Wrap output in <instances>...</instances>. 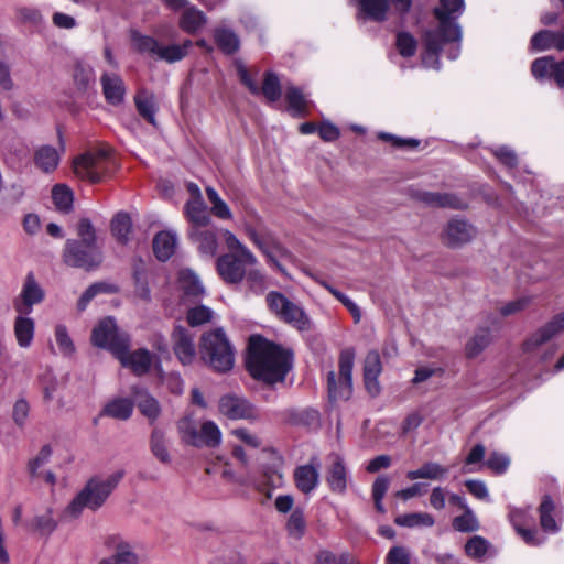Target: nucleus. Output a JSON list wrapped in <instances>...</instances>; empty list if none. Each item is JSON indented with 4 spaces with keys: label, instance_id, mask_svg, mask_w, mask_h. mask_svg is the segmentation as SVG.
<instances>
[{
    "label": "nucleus",
    "instance_id": "obj_1",
    "mask_svg": "<svg viewBox=\"0 0 564 564\" xmlns=\"http://www.w3.org/2000/svg\"><path fill=\"white\" fill-rule=\"evenodd\" d=\"M247 368L250 375L268 383L283 381L292 367V354L262 336L249 339Z\"/></svg>",
    "mask_w": 564,
    "mask_h": 564
},
{
    "label": "nucleus",
    "instance_id": "obj_2",
    "mask_svg": "<svg viewBox=\"0 0 564 564\" xmlns=\"http://www.w3.org/2000/svg\"><path fill=\"white\" fill-rule=\"evenodd\" d=\"M465 9L464 0H440V7L434 10L440 26L425 33V53L422 62L426 67L438 68V53L447 42L460 40L458 25L451 20L458 18Z\"/></svg>",
    "mask_w": 564,
    "mask_h": 564
},
{
    "label": "nucleus",
    "instance_id": "obj_3",
    "mask_svg": "<svg viewBox=\"0 0 564 564\" xmlns=\"http://www.w3.org/2000/svg\"><path fill=\"white\" fill-rule=\"evenodd\" d=\"M123 476V470H117L106 477L90 478L64 508L59 516V521H74L83 514L85 509L94 512L100 509Z\"/></svg>",
    "mask_w": 564,
    "mask_h": 564
},
{
    "label": "nucleus",
    "instance_id": "obj_4",
    "mask_svg": "<svg viewBox=\"0 0 564 564\" xmlns=\"http://www.w3.org/2000/svg\"><path fill=\"white\" fill-rule=\"evenodd\" d=\"M221 237L230 252L217 259V272L226 283H240L245 279L246 269L257 265L258 260L231 231L223 230Z\"/></svg>",
    "mask_w": 564,
    "mask_h": 564
},
{
    "label": "nucleus",
    "instance_id": "obj_5",
    "mask_svg": "<svg viewBox=\"0 0 564 564\" xmlns=\"http://www.w3.org/2000/svg\"><path fill=\"white\" fill-rule=\"evenodd\" d=\"M200 356L217 372H227L235 364L234 348L221 328L203 334Z\"/></svg>",
    "mask_w": 564,
    "mask_h": 564
},
{
    "label": "nucleus",
    "instance_id": "obj_6",
    "mask_svg": "<svg viewBox=\"0 0 564 564\" xmlns=\"http://www.w3.org/2000/svg\"><path fill=\"white\" fill-rule=\"evenodd\" d=\"M245 231L249 239L265 256L268 263L286 275L282 261L293 263L295 261L293 253L267 231H258L250 225L245 226Z\"/></svg>",
    "mask_w": 564,
    "mask_h": 564
},
{
    "label": "nucleus",
    "instance_id": "obj_7",
    "mask_svg": "<svg viewBox=\"0 0 564 564\" xmlns=\"http://www.w3.org/2000/svg\"><path fill=\"white\" fill-rule=\"evenodd\" d=\"M355 352L352 349H345L339 355V371L334 370L327 373L328 395L332 401L348 400L352 392V367Z\"/></svg>",
    "mask_w": 564,
    "mask_h": 564
},
{
    "label": "nucleus",
    "instance_id": "obj_8",
    "mask_svg": "<svg viewBox=\"0 0 564 564\" xmlns=\"http://www.w3.org/2000/svg\"><path fill=\"white\" fill-rule=\"evenodd\" d=\"M270 311L281 321L303 332L312 326L310 317L296 303L290 301L280 292L271 291L265 296Z\"/></svg>",
    "mask_w": 564,
    "mask_h": 564
},
{
    "label": "nucleus",
    "instance_id": "obj_9",
    "mask_svg": "<svg viewBox=\"0 0 564 564\" xmlns=\"http://www.w3.org/2000/svg\"><path fill=\"white\" fill-rule=\"evenodd\" d=\"M102 259V252L97 246L80 243L75 239H68L63 250V261L65 264L86 271L98 268Z\"/></svg>",
    "mask_w": 564,
    "mask_h": 564
},
{
    "label": "nucleus",
    "instance_id": "obj_10",
    "mask_svg": "<svg viewBox=\"0 0 564 564\" xmlns=\"http://www.w3.org/2000/svg\"><path fill=\"white\" fill-rule=\"evenodd\" d=\"M91 341L95 346L109 350L115 357L122 356V350L130 346L129 336L119 333L112 318L101 319L93 329Z\"/></svg>",
    "mask_w": 564,
    "mask_h": 564
},
{
    "label": "nucleus",
    "instance_id": "obj_11",
    "mask_svg": "<svg viewBox=\"0 0 564 564\" xmlns=\"http://www.w3.org/2000/svg\"><path fill=\"white\" fill-rule=\"evenodd\" d=\"M110 162L106 151L87 152L74 160V173L80 180L99 183L109 172Z\"/></svg>",
    "mask_w": 564,
    "mask_h": 564
},
{
    "label": "nucleus",
    "instance_id": "obj_12",
    "mask_svg": "<svg viewBox=\"0 0 564 564\" xmlns=\"http://www.w3.org/2000/svg\"><path fill=\"white\" fill-rule=\"evenodd\" d=\"M218 411L221 415L232 421H256L259 419V412L256 406L246 398L235 393L225 394L219 399Z\"/></svg>",
    "mask_w": 564,
    "mask_h": 564
},
{
    "label": "nucleus",
    "instance_id": "obj_13",
    "mask_svg": "<svg viewBox=\"0 0 564 564\" xmlns=\"http://www.w3.org/2000/svg\"><path fill=\"white\" fill-rule=\"evenodd\" d=\"M45 292L36 281L34 274L29 272L22 283L19 295L13 300V308L17 313H29L33 306L43 302Z\"/></svg>",
    "mask_w": 564,
    "mask_h": 564
},
{
    "label": "nucleus",
    "instance_id": "obj_14",
    "mask_svg": "<svg viewBox=\"0 0 564 564\" xmlns=\"http://www.w3.org/2000/svg\"><path fill=\"white\" fill-rule=\"evenodd\" d=\"M224 229H217L210 225L189 227L187 235L189 240L196 246L200 256L212 259L218 250V235Z\"/></svg>",
    "mask_w": 564,
    "mask_h": 564
},
{
    "label": "nucleus",
    "instance_id": "obj_15",
    "mask_svg": "<svg viewBox=\"0 0 564 564\" xmlns=\"http://www.w3.org/2000/svg\"><path fill=\"white\" fill-rule=\"evenodd\" d=\"M174 355L183 366L197 359L194 335L183 326H176L171 336Z\"/></svg>",
    "mask_w": 564,
    "mask_h": 564
},
{
    "label": "nucleus",
    "instance_id": "obj_16",
    "mask_svg": "<svg viewBox=\"0 0 564 564\" xmlns=\"http://www.w3.org/2000/svg\"><path fill=\"white\" fill-rule=\"evenodd\" d=\"M106 545L112 554L102 558L98 564H139V556L133 545L121 536H109Z\"/></svg>",
    "mask_w": 564,
    "mask_h": 564
},
{
    "label": "nucleus",
    "instance_id": "obj_17",
    "mask_svg": "<svg viewBox=\"0 0 564 564\" xmlns=\"http://www.w3.org/2000/svg\"><path fill=\"white\" fill-rule=\"evenodd\" d=\"M476 234L477 231L471 224L464 219L454 218L446 224L442 240L446 246L455 248L470 242Z\"/></svg>",
    "mask_w": 564,
    "mask_h": 564
},
{
    "label": "nucleus",
    "instance_id": "obj_18",
    "mask_svg": "<svg viewBox=\"0 0 564 564\" xmlns=\"http://www.w3.org/2000/svg\"><path fill=\"white\" fill-rule=\"evenodd\" d=\"M178 292L182 306L198 303L205 295L204 286L191 270H182L180 272Z\"/></svg>",
    "mask_w": 564,
    "mask_h": 564
},
{
    "label": "nucleus",
    "instance_id": "obj_19",
    "mask_svg": "<svg viewBox=\"0 0 564 564\" xmlns=\"http://www.w3.org/2000/svg\"><path fill=\"white\" fill-rule=\"evenodd\" d=\"M531 72L536 79L550 77L560 88H564V61L556 62L552 56L540 57L532 63Z\"/></svg>",
    "mask_w": 564,
    "mask_h": 564
},
{
    "label": "nucleus",
    "instance_id": "obj_20",
    "mask_svg": "<svg viewBox=\"0 0 564 564\" xmlns=\"http://www.w3.org/2000/svg\"><path fill=\"white\" fill-rule=\"evenodd\" d=\"M330 465L327 469L326 481L333 492L344 494L348 485V475L344 459L338 454L328 456Z\"/></svg>",
    "mask_w": 564,
    "mask_h": 564
},
{
    "label": "nucleus",
    "instance_id": "obj_21",
    "mask_svg": "<svg viewBox=\"0 0 564 564\" xmlns=\"http://www.w3.org/2000/svg\"><path fill=\"white\" fill-rule=\"evenodd\" d=\"M29 313H17L13 321V335L17 345L22 349H29L35 336V322Z\"/></svg>",
    "mask_w": 564,
    "mask_h": 564
},
{
    "label": "nucleus",
    "instance_id": "obj_22",
    "mask_svg": "<svg viewBox=\"0 0 564 564\" xmlns=\"http://www.w3.org/2000/svg\"><path fill=\"white\" fill-rule=\"evenodd\" d=\"M102 94L107 102L119 106L126 96V86L122 78L116 73H104L100 77Z\"/></svg>",
    "mask_w": 564,
    "mask_h": 564
},
{
    "label": "nucleus",
    "instance_id": "obj_23",
    "mask_svg": "<svg viewBox=\"0 0 564 564\" xmlns=\"http://www.w3.org/2000/svg\"><path fill=\"white\" fill-rule=\"evenodd\" d=\"M129 348L122 350V356L116 358L123 367L130 368L137 375L147 373L152 366V355L147 349H139L133 352Z\"/></svg>",
    "mask_w": 564,
    "mask_h": 564
},
{
    "label": "nucleus",
    "instance_id": "obj_24",
    "mask_svg": "<svg viewBox=\"0 0 564 564\" xmlns=\"http://www.w3.org/2000/svg\"><path fill=\"white\" fill-rule=\"evenodd\" d=\"M177 247V235L171 230H163L153 238V251L160 261L169 260Z\"/></svg>",
    "mask_w": 564,
    "mask_h": 564
},
{
    "label": "nucleus",
    "instance_id": "obj_25",
    "mask_svg": "<svg viewBox=\"0 0 564 564\" xmlns=\"http://www.w3.org/2000/svg\"><path fill=\"white\" fill-rule=\"evenodd\" d=\"M416 198L432 207H448L454 209L465 207V204L457 196L447 193L420 192Z\"/></svg>",
    "mask_w": 564,
    "mask_h": 564
},
{
    "label": "nucleus",
    "instance_id": "obj_26",
    "mask_svg": "<svg viewBox=\"0 0 564 564\" xmlns=\"http://www.w3.org/2000/svg\"><path fill=\"white\" fill-rule=\"evenodd\" d=\"M186 218L189 221V227H198L203 225H212V217L208 214L207 206L204 198L188 199L184 207Z\"/></svg>",
    "mask_w": 564,
    "mask_h": 564
},
{
    "label": "nucleus",
    "instance_id": "obj_27",
    "mask_svg": "<svg viewBox=\"0 0 564 564\" xmlns=\"http://www.w3.org/2000/svg\"><path fill=\"white\" fill-rule=\"evenodd\" d=\"M294 479L296 487L304 494L312 492L319 482V473L313 465H303L295 469Z\"/></svg>",
    "mask_w": 564,
    "mask_h": 564
},
{
    "label": "nucleus",
    "instance_id": "obj_28",
    "mask_svg": "<svg viewBox=\"0 0 564 564\" xmlns=\"http://www.w3.org/2000/svg\"><path fill=\"white\" fill-rule=\"evenodd\" d=\"M207 23V17L194 6H187L178 21L180 28L189 34L198 32Z\"/></svg>",
    "mask_w": 564,
    "mask_h": 564
},
{
    "label": "nucleus",
    "instance_id": "obj_29",
    "mask_svg": "<svg viewBox=\"0 0 564 564\" xmlns=\"http://www.w3.org/2000/svg\"><path fill=\"white\" fill-rule=\"evenodd\" d=\"M133 398L138 409L147 419L153 422L159 417L161 413L159 402L145 390L134 389Z\"/></svg>",
    "mask_w": 564,
    "mask_h": 564
},
{
    "label": "nucleus",
    "instance_id": "obj_30",
    "mask_svg": "<svg viewBox=\"0 0 564 564\" xmlns=\"http://www.w3.org/2000/svg\"><path fill=\"white\" fill-rule=\"evenodd\" d=\"M150 449L161 464L170 465L172 463L165 434L159 429H154L151 433Z\"/></svg>",
    "mask_w": 564,
    "mask_h": 564
},
{
    "label": "nucleus",
    "instance_id": "obj_31",
    "mask_svg": "<svg viewBox=\"0 0 564 564\" xmlns=\"http://www.w3.org/2000/svg\"><path fill=\"white\" fill-rule=\"evenodd\" d=\"M192 45L193 43L189 40L184 41L182 44H171L166 46L160 44L155 57L166 63L180 62L187 56Z\"/></svg>",
    "mask_w": 564,
    "mask_h": 564
},
{
    "label": "nucleus",
    "instance_id": "obj_32",
    "mask_svg": "<svg viewBox=\"0 0 564 564\" xmlns=\"http://www.w3.org/2000/svg\"><path fill=\"white\" fill-rule=\"evenodd\" d=\"M34 162L43 172L50 173L57 167L59 163V153L51 145H43L36 150Z\"/></svg>",
    "mask_w": 564,
    "mask_h": 564
},
{
    "label": "nucleus",
    "instance_id": "obj_33",
    "mask_svg": "<svg viewBox=\"0 0 564 564\" xmlns=\"http://www.w3.org/2000/svg\"><path fill=\"white\" fill-rule=\"evenodd\" d=\"M391 0H359L361 13L373 21H383L387 18Z\"/></svg>",
    "mask_w": 564,
    "mask_h": 564
},
{
    "label": "nucleus",
    "instance_id": "obj_34",
    "mask_svg": "<svg viewBox=\"0 0 564 564\" xmlns=\"http://www.w3.org/2000/svg\"><path fill=\"white\" fill-rule=\"evenodd\" d=\"M555 506L550 497H544L540 505V524L541 528L547 533H556L560 531V523L554 518Z\"/></svg>",
    "mask_w": 564,
    "mask_h": 564
},
{
    "label": "nucleus",
    "instance_id": "obj_35",
    "mask_svg": "<svg viewBox=\"0 0 564 564\" xmlns=\"http://www.w3.org/2000/svg\"><path fill=\"white\" fill-rule=\"evenodd\" d=\"M54 341L57 346V354L70 358L76 352L75 344L69 332L64 324H57L54 327Z\"/></svg>",
    "mask_w": 564,
    "mask_h": 564
},
{
    "label": "nucleus",
    "instance_id": "obj_36",
    "mask_svg": "<svg viewBox=\"0 0 564 564\" xmlns=\"http://www.w3.org/2000/svg\"><path fill=\"white\" fill-rule=\"evenodd\" d=\"M492 336L488 328L478 329L466 344V356L475 358L481 354L491 343Z\"/></svg>",
    "mask_w": 564,
    "mask_h": 564
},
{
    "label": "nucleus",
    "instance_id": "obj_37",
    "mask_svg": "<svg viewBox=\"0 0 564 564\" xmlns=\"http://www.w3.org/2000/svg\"><path fill=\"white\" fill-rule=\"evenodd\" d=\"M447 473V468L437 463L430 462L422 465L419 469L408 471L406 477L411 480L420 478L437 480L444 478Z\"/></svg>",
    "mask_w": 564,
    "mask_h": 564
},
{
    "label": "nucleus",
    "instance_id": "obj_38",
    "mask_svg": "<svg viewBox=\"0 0 564 564\" xmlns=\"http://www.w3.org/2000/svg\"><path fill=\"white\" fill-rule=\"evenodd\" d=\"M199 446L218 447L223 441L219 426L214 421H205L199 429Z\"/></svg>",
    "mask_w": 564,
    "mask_h": 564
},
{
    "label": "nucleus",
    "instance_id": "obj_39",
    "mask_svg": "<svg viewBox=\"0 0 564 564\" xmlns=\"http://www.w3.org/2000/svg\"><path fill=\"white\" fill-rule=\"evenodd\" d=\"M132 221L128 214L119 213L111 220V234L122 245L128 243Z\"/></svg>",
    "mask_w": 564,
    "mask_h": 564
},
{
    "label": "nucleus",
    "instance_id": "obj_40",
    "mask_svg": "<svg viewBox=\"0 0 564 564\" xmlns=\"http://www.w3.org/2000/svg\"><path fill=\"white\" fill-rule=\"evenodd\" d=\"M184 308L186 310L187 322L193 327L209 323L214 316L212 308L205 305H198V303L184 305Z\"/></svg>",
    "mask_w": 564,
    "mask_h": 564
},
{
    "label": "nucleus",
    "instance_id": "obj_41",
    "mask_svg": "<svg viewBox=\"0 0 564 564\" xmlns=\"http://www.w3.org/2000/svg\"><path fill=\"white\" fill-rule=\"evenodd\" d=\"M215 42L226 54H232L238 51L240 41L235 32L228 29H216L214 32Z\"/></svg>",
    "mask_w": 564,
    "mask_h": 564
},
{
    "label": "nucleus",
    "instance_id": "obj_42",
    "mask_svg": "<svg viewBox=\"0 0 564 564\" xmlns=\"http://www.w3.org/2000/svg\"><path fill=\"white\" fill-rule=\"evenodd\" d=\"M206 195L212 205L210 212L213 215L223 220L232 219V213L228 204L219 196L213 187H206Z\"/></svg>",
    "mask_w": 564,
    "mask_h": 564
},
{
    "label": "nucleus",
    "instance_id": "obj_43",
    "mask_svg": "<svg viewBox=\"0 0 564 564\" xmlns=\"http://www.w3.org/2000/svg\"><path fill=\"white\" fill-rule=\"evenodd\" d=\"M132 402L120 398L109 402L104 409V414L117 420H128L132 414Z\"/></svg>",
    "mask_w": 564,
    "mask_h": 564
},
{
    "label": "nucleus",
    "instance_id": "obj_44",
    "mask_svg": "<svg viewBox=\"0 0 564 564\" xmlns=\"http://www.w3.org/2000/svg\"><path fill=\"white\" fill-rule=\"evenodd\" d=\"M285 99L289 105V111L293 116H301L304 113L307 101L303 93L293 85H289L285 89Z\"/></svg>",
    "mask_w": 564,
    "mask_h": 564
},
{
    "label": "nucleus",
    "instance_id": "obj_45",
    "mask_svg": "<svg viewBox=\"0 0 564 564\" xmlns=\"http://www.w3.org/2000/svg\"><path fill=\"white\" fill-rule=\"evenodd\" d=\"M135 106L139 111V113L147 119L151 124L155 126V112L156 107L154 104V98L151 95H148L144 91L139 93L135 98Z\"/></svg>",
    "mask_w": 564,
    "mask_h": 564
},
{
    "label": "nucleus",
    "instance_id": "obj_46",
    "mask_svg": "<svg viewBox=\"0 0 564 564\" xmlns=\"http://www.w3.org/2000/svg\"><path fill=\"white\" fill-rule=\"evenodd\" d=\"M177 430L183 442L193 446H199V431L192 417L181 419L177 423Z\"/></svg>",
    "mask_w": 564,
    "mask_h": 564
},
{
    "label": "nucleus",
    "instance_id": "obj_47",
    "mask_svg": "<svg viewBox=\"0 0 564 564\" xmlns=\"http://www.w3.org/2000/svg\"><path fill=\"white\" fill-rule=\"evenodd\" d=\"M132 47L139 53H147L151 56H156L160 43L148 35H143L137 31L131 33Z\"/></svg>",
    "mask_w": 564,
    "mask_h": 564
},
{
    "label": "nucleus",
    "instance_id": "obj_48",
    "mask_svg": "<svg viewBox=\"0 0 564 564\" xmlns=\"http://www.w3.org/2000/svg\"><path fill=\"white\" fill-rule=\"evenodd\" d=\"M549 333L544 327L538 328L523 343L522 349L528 354H540L541 348L551 340Z\"/></svg>",
    "mask_w": 564,
    "mask_h": 564
},
{
    "label": "nucleus",
    "instance_id": "obj_49",
    "mask_svg": "<svg viewBox=\"0 0 564 564\" xmlns=\"http://www.w3.org/2000/svg\"><path fill=\"white\" fill-rule=\"evenodd\" d=\"M395 523L401 527H432L434 524V518L427 512H414L399 516L395 519Z\"/></svg>",
    "mask_w": 564,
    "mask_h": 564
},
{
    "label": "nucleus",
    "instance_id": "obj_50",
    "mask_svg": "<svg viewBox=\"0 0 564 564\" xmlns=\"http://www.w3.org/2000/svg\"><path fill=\"white\" fill-rule=\"evenodd\" d=\"M286 530L290 536L300 540L306 530V522L301 510H294L286 522Z\"/></svg>",
    "mask_w": 564,
    "mask_h": 564
},
{
    "label": "nucleus",
    "instance_id": "obj_51",
    "mask_svg": "<svg viewBox=\"0 0 564 564\" xmlns=\"http://www.w3.org/2000/svg\"><path fill=\"white\" fill-rule=\"evenodd\" d=\"M52 198L59 210L67 212L73 204V193L66 185H55L52 189Z\"/></svg>",
    "mask_w": 564,
    "mask_h": 564
},
{
    "label": "nucleus",
    "instance_id": "obj_52",
    "mask_svg": "<svg viewBox=\"0 0 564 564\" xmlns=\"http://www.w3.org/2000/svg\"><path fill=\"white\" fill-rule=\"evenodd\" d=\"M263 96L271 102H274L281 97L280 80L273 73H267L261 88Z\"/></svg>",
    "mask_w": 564,
    "mask_h": 564
},
{
    "label": "nucleus",
    "instance_id": "obj_53",
    "mask_svg": "<svg viewBox=\"0 0 564 564\" xmlns=\"http://www.w3.org/2000/svg\"><path fill=\"white\" fill-rule=\"evenodd\" d=\"M453 527L459 532H473L479 528V523L475 513L466 508L462 516L454 518Z\"/></svg>",
    "mask_w": 564,
    "mask_h": 564
},
{
    "label": "nucleus",
    "instance_id": "obj_54",
    "mask_svg": "<svg viewBox=\"0 0 564 564\" xmlns=\"http://www.w3.org/2000/svg\"><path fill=\"white\" fill-rule=\"evenodd\" d=\"M52 456V448L50 445H44L37 454L30 459L28 469L33 477H39L41 468L46 465Z\"/></svg>",
    "mask_w": 564,
    "mask_h": 564
},
{
    "label": "nucleus",
    "instance_id": "obj_55",
    "mask_svg": "<svg viewBox=\"0 0 564 564\" xmlns=\"http://www.w3.org/2000/svg\"><path fill=\"white\" fill-rule=\"evenodd\" d=\"M488 549L489 542L479 535L470 538L465 544L466 554L474 558L482 557L487 553Z\"/></svg>",
    "mask_w": 564,
    "mask_h": 564
},
{
    "label": "nucleus",
    "instance_id": "obj_56",
    "mask_svg": "<svg viewBox=\"0 0 564 564\" xmlns=\"http://www.w3.org/2000/svg\"><path fill=\"white\" fill-rule=\"evenodd\" d=\"M531 45L534 50L546 51L554 48L555 45V31L543 30L533 35Z\"/></svg>",
    "mask_w": 564,
    "mask_h": 564
},
{
    "label": "nucleus",
    "instance_id": "obj_57",
    "mask_svg": "<svg viewBox=\"0 0 564 564\" xmlns=\"http://www.w3.org/2000/svg\"><path fill=\"white\" fill-rule=\"evenodd\" d=\"M485 465L497 475L505 474L510 466V458L502 453L491 452Z\"/></svg>",
    "mask_w": 564,
    "mask_h": 564
},
{
    "label": "nucleus",
    "instance_id": "obj_58",
    "mask_svg": "<svg viewBox=\"0 0 564 564\" xmlns=\"http://www.w3.org/2000/svg\"><path fill=\"white\" fill-rule=\"evenodd\" d=\"M77 235L80 243L97 246L96 230L89 219L83 218L77 224Z\"/></svg>",
    "mask_w": 564,
    "mask_h": 564
},
{
    "label": "nucleus",
    "instance_id": "obj_59",
    "mask_svg": "<svg viewBox=\"0 0 564 564\" xmlns=\"http://www.w3.org/2000/svg\"><path fill=\"white\" fill-rule=\"evenodd\" d=\"M531 302L528 296L519 297L508 303L502 304L498 312L502 317H508L524 311Z\"/></svg>",
    "mask_w": 564,
    "mask_h": 564
},
{
    "label": "nucleus",
    "instance_id": "obj_60",
    "mask_svg": "<svg viewBox=\"0 0 564 564\" xmlns=\"http://www.w3.org/2000/svg\"><path fill=\"white\" fill-rule=\"evenodd\" d=\"M245 279L251 291L259 293L264 289V274L257 265L246 269Z\"/></svg>",
    "mask_w": 564,
    "mask_h": 564
},
{
    "label": "nucleus",
    "instance_id": "obj_61",
    "mask_svg": "<svg viewBox=\"0 0 564 564\" xmlns=\"http://www.w3.org/2000/svg\"><path fill=\"white\" fill-rule=\"evenodd\" d=\"M389 485L390 480L388 477L384 476L378 477L372 485V497L375 500L376 508L380 512L384 511L382 499L389 488Z\"/></svg>",
    "mask_w": 564,
    "mask_h": 564
},
{
    "label": "nucleus",
    "instance_id": "obj_62",
    "mask_svg": "<svg viewBox=\"0 0 564 564\" xmlns=\"http://www.w3.org/2000/svg\"><path fill=\"white\" fill-rule=\"evenodd\" d=\"M230 434L251 448H259L262 444L261 438L256 433L245 427L234 429Z\"/></svg>",
    "mask_w": 564,
    "mask_h": 564
},
{
    "label": "nucleus",
    "instance_id": "obj_63",
    "mask_svg": "<svg viewBox=\"0 0 564 564\" xmlns=\"http://www.w3.org/2000/svg\"><path fill=\"white\" fill-rule=\"evenodd\" d=\"M397 47L402 56L409 57L416 51V41L409 33H399L397 37Z\"/></svg>",
    "mask_w": 564,
    "mask_h": 564
},
{
    "label": "nucleus",
    "instance_id": "obj_64",
    "mask_svg": "<svg viewBox=\"0 0 564 564\" xmlns=\"http://www.w3.org/2000/svg\"><path fill=\"white\" fill-rule=\"evenodd\" d=\"M386 564H411L409 550L399 545L391 547L387 554Z\"/></svg>",
    "mask_w": 564,
    "mask_h": 564
}]
</instances>
